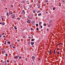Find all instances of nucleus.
I'll return each mask as SVG.
<instances>
[{
	"instance_id": "obj_1",
	"label": "nucleus",
	"mask_w": 65,
	"mask_h": 65,
	"mask_svg": "<svg viewBox=\"0 0 65 65\" xmlns=\"http://www.w3.org/2000/svg\"><path fill=\"white\" fill-rule=\"evenodd\" d=\"M9 13L10 14H13V13H12V11H10L9 12Z\"/></svg>"
},
{
	"instance_id": "obj_2",
	"label": "nucleus",
	"mask_w": 65,
	"mask_h": 65,
	"mask_svg": "<svg viewBox=\"0 0 65 65\" xmlns=\"http://www.w3.org/2000/svg\"><path fill=\"white\" fill-rule=\"evenodd\" d=\"M35 58V57H34V56H33L31 57V58L32 59V60H34Z\"/></svg>"
},
{
	"instance_id": "obj_3",
	"label": "nucleus",
	"mask_w": 65,
	"mask_h": 65,
	"mask_svg": "<svg viewBox=\"0 0 65 65\" xmlns=\"http://www.w3.org/2000/svg\"><path fill=\"white\" fill-rule=\"evenodd\" d=\"M52 20H51L50 21H49L50 23H52Z\"/></svg>"
},
{
	"instance_id": "obj_4",
	"label": "nucleus",
	"mask_w": 65,
	"mask_h": 65,
	"mask_svg": "<svg viewBox=\"0 0 65 65\" xmlns=\"http://www.w3.org/2000/svg\"><path fill=\"white\" fill-rule=\"evenodd\" d=\"M27 23H31V22H30V21L29 20H28L27 21Z\"/></svg>"
},
{
	"instance_id": "obj_5",
	"label": "nucleus",
	"mask_w": 65,
	"mask_h": 65,
	"mask_svg": "<svg viewBox=\"0 0 65 65\" xmlns=\"http://www.w3.org/2000/svg\"><path fill=\"white\" fill-rule=\"evenodd\" d=\"M6 14L7 17H9V14L8 13V12Z\"/></svg>"
},
{
	"instance_id": "obj_6",
	"label": "nucleus",
	"mask_w": 65,
	"mask_h": 65,
	"mask_svg": "<svg viewBox=\"0 0 65 65\" xmlns=\"http://www.w3.org/2000/svg\"><path fill=\"white\" fill-rule=\"evenodd\" d=\"M24 13V14H25V11H24V10H23V11H22V13Z\"/></svg>"
},
{
	"instance_id": "obj_7",
	"label": "nucleus",
	"mask_w": 65,
	"mask_h": 65,
	"mask_svg": "<svg viewBox=\"0 0 65 65\" xmlns=\"http://www.w3.org/2000/svg\"><path fill=\"white\" fill-rule=\"evenodd\" d=\"M5 24V23L4 22H3L2 23V25H4Z\"/></svg>"
},
{
	"instance_id": "obj_8",
	"label": "nucleus",
	"mask_w": 65,
	"mask_h": 65,
	"mask_svg": "<svg viewBox=\"0 0 65 65\" xmlns=\"http://www.w3.org/2000/svg\"><path fill=\"white\" fill-rule=\"evenodd\" d=\"M5 51H2V53L3 54H4V53H5Z\"/></svg>"
},
{
	"instance_id": "obj_9",
	"label": "nucleus",
	"mask_w": 65,
	"mask_h": 65,
	"mask_svg": "<svg viewBox=\"0 0 65 65\" xmlns=\"http://www.w3.org/2000/svg\"><path fill=\"white\" fill-rule=\"evenodd\" d=\"M31 45H33V44H34V42H31Z\"/></svg>"
},
{
	"instance_id": "obj_10",
	"label": "nucleus",
	"mask_w": 65,
	"mask_h": 65,
	"mask_svg": "<svg viewBox=\"0 0 65 65\" xmlns=\"http://www.w3.org/2000/svg\"><path fill=\"white\" fill-rule=\"evenodd\" d=\"M41 11L40 10H38L37 12V13H38V12H40Z\"/></svg>"
},
{
	"instance_id": "obj_11",
	"label": "nucleus",
	"mask_w": 65,
	"mask_h": 65,
	"mask_svg": "<svg viewBox=\"0 0 65 65\" xmlns=\"http://www.w3.org/2000/svg\"><path fill=\"white\" fill-rule=\"evenodd\" d=\"M14 29L15 30H17V28H16V27L15 26L14 27Z\"/></svg>"
},
{
	"instance_id": "obj_12",
	"label": "nucleus",
	"mask_w": 65,
	"mask_h": 65,
	"mask_svg": "<svg viewBox=\"0 0 65 65\" xmlns=\"http://www.w3.org/2000/svg\"><path fill=\"white\" fill-rule=\"evenodd\" d=\"M18 57H19V56H15V59L16 58H18Z\"/></svg>"
},
{
	"instance_id": "obj_13",
	"label": "nucleus",
	"mask_w": 65,
	"mask_h": 65,
	"mask_svg": "<svg viewBox=\"0 0 65 65\" xmlns=\"http://www.w3.org/2000/svg\"><path fill=\"white\" fill-rule=\"evenodd\" d=\"M46 23H44V26H46Z\"/></svg>"
},
{
	"instance_id": "obj_14",
	"label": "nucleus",
	"mask_w": 65,
	"mask_h": 65,
	"mask_svg": "<svg viewBox=\"0 0 65 65\" xmlns=\"http://www.w3.org/2000/svg\"><path fill=\"white\" fill-rule=\"evenodd\" d=\"M19 59H21V58H22V57H21V56H19Z\"/></svg>"
},
{
	"instance_id": "obj_15",
	"label": "nucleus",
	"mask_w": 65,
	"mask_h": 65,
	"mask_svg": "<svg viewBox=\"0 0 65 65\" xmlns=\"http://www.w3.org/2000/svg\"><path fill=\"white\" fill-rule=\"evenodd\" d=\"M54 54H56V52H55V50H54Z\"/></svg>"
},
{
	"instance_id": "obj_16",
	"label": "nucleus",
	"mask_w": 65,
	"mask_h": 65,
	"mask_svg": "<svg viewBox=\"0 0 65 65\" xmlns=\"http://www.w3.org/2000/svg\"><path fill=\"white\" fill-rule=\"evenodd\" d=\"M40 6H38V8H40Z\"/></svg>"
},
{
	"instance_id": "obj_17",
	"label": "nucleus",
	"mask_w": 65,
	"mask_h": 65,
	"mask_svg": "<svg viewBox=\"0 0 65 65\" xmlns=\"http://www.w3.org/2000/svg\"><path fill=\"white\" fill-rule=\"evenodd\" d=\"M45 1L46 2H48V1L47 0H45Z\"/></svg>"
},
{
	"instance_id": "obj_18",
	"label": "nucleus",
	"mask_w": 65,
	"mask_h": 65,
	"mask_svg": "<svg viewBox=\"0 0 65 65\" xmlns=\"http://www.w3.org/2000/svg\"><path fill=\"white\" fill-rule=\"evenodd\" d=\"M55 7H53V10H55Z\"/></svg>"
},
{
	"instance_id": "obj_19",
	"label": "nucleus",
	"mask_w": 65,
	"mask_h": 65,
	"mask_svg": "<svg viewBox=\"0 0 65 65\" xmlns=\"http://www.w3.org/2000/svg\"><path fill=\"white\" fill-rule=\"evenodd\" d=\"M47 26H48V27H50V25H47Z\"/></svg>"
},
{
	"instance_id": "obj_20",
	"label": "nucleus",
	"mask_w": 65,
	"mask_h": 65,
	"mask_svg": "<svg viewBox=\"0 0 65 65\" xmlns=\"http://www.w3.org/2000/svg\"><path fill=\"white\" fill-rule=\"evenodd\" d=\"M41 15V13H40L39 14H38V15L39 16V15Z\"/></svg>"
},
{
	"instance_id": "obj_21",
	"label": "nucleus",
	"mask_w": 65,
	"mask_h": 65,
	"mask_svg": "<svg viewBox=\"0 0 65 65\" xmlns=\"http://www.w3.org/2000/svg\"><path fill=\"white\" fill-rule=\"evenodd\" d=\"M36 29V30H37V31H38V28L37 27Z\"/></svg>"
},
{
	"instance_id": "obj_22",
	"label": "nucleus",
	"mask_w": 65,
	"mask_h": 65,
	"mask_svg": "<svg viewBox=\"0 0 65 65\" xmlns=\"http://www.w3.org/2000/svg\"><path fill=\"white\" fill-rule=\"evenodd\" d=\"M23 38H26V37L25 36H23Z\"/></svg>"
},
{
	"instance_id": "obj_23",
	"label": "nucleus",
	"mask_w": 65,
	"mask_h": 65,
	"mask_svg": "<svg viewBox=\"0 0 65 65\" xmlns=\"http://www.w3.org/2000/svg\"><path fill=\"white\" fill-rule=\"evenodd\" d=\"M36 26H38V24H36Z\"/></svg>"
},
{
	"instance_id": "obj_24",
	"label": "nucleus",
	"mask_w": 65,
	"mask_h": 65,
	"mask_svg": "<svg viewBox=\"0 0 65 65\" xmlns=\"http://www.w3.org/2000/svg\"><path fill=\"white\" fill-rule=\"evenodd\" d=\"M15 16H13L12 17L13 19H14V18H15Z\"/></svg>"
},
{
	"instance_id": "obj_25",
	"label": "nucleus",
	"mask_w": 65,
	"mask_h": 65,
	"mask_svg": "<svg viewBox=\"0 0 65 65\" xmlns=\"http://www.w3.org/2000/svg\"><path fill=\"white\" fill-rule=\"evenodd\" d=\"M61 43H59L57 44V45H60V44H61Z\"/></svg>"
},
{
	"instance_id": "obj_26",
	"label": "nucleus",
	"mask_w": 65,
	"mask_h": 65,
	"mask_svg": "<svg viewBox=\"0 0 65 65\" xmlns=\"http://www.w3.org/2000/svg\"><path fill=\"white\" fill-rule=\"evenodd\" d=\"M50 54H52V52H51V50H50Z\"/></svg>"
},
{
	"instance_id": "obj_27",
	"label": "nucleus",
	"mask_w": 65,
	"mask_h": 65,
	"mask_svg": "<svg viewBox=\"0 0 65 65\" xmlns=\"http://www.w3.org/2000/svg\"><path fill=\"white\" fill-rule=\"evenodd\" d=\"M25 60L26 61H27V60H28L27 58H26Z\"/></svg>"
},
{
	"instance_id": "obj_28",
	"label": "nucleus",
	"mask_w": 65,
	"mask_h": 65,
	"mask_svg": "<svg viewBox=\"0 0 65 65\" xmlns=\"http://www.w3.org/2000/svg\"><path fill=\"white\" fill-rule=\"evenodd\" d=\"M11 7H13V5H11Z\"/></svg>"
},
{
	"instance_id": "obj_29",
	"label": "nucleus",
	"mask_w": 65,
	"mask_h": 65,
	"mask_svg": "<svg viewBox=\"0 0 65 65\" xmlns=\"http://www.w3.org/2000/svg\"><path fill=\"white\" fill-rule=\"evenodd\" d=\"M7 62H8H8H9V60H7Z\"/></svg>"
},
{
	"instance_id": "obj_30",
	"label": "nucleus",
	"mask_w": 65,
	"mask_h": 65,
	"mask_svg": "<svg viewBox=\"0 0 65 65\" xmlns=\"http://www.w3.org/2000/svg\"><path fill=\"white\" fill-rule=\"evenodd\" d=\"M31 41H34V39H32L31 40Z\"/></svg>"
},
{
	"instance_id": "obj_31",
	"label": "nucleus",
	"mask_w": 65,
	"mask_h": 65,
	"mask_svg": "<svg viewBox=\"0 0 65 65\" xmlns=\"http://www.w3.org/2000/svg\"><path fill=\"white\" fill-rule=\"evenodd\" d=\"M2 37V35L1 34H0V37Z\"/></svg>"
},
{
	"instance_id": "obj_32",
	"label": "nucleus",
	"mask_w": 65,
	"mask_h": 65,
	"mask_svg": "<svg viewBox=\"0 0 65 65\" xmlns=\"http://www.w3.org/2000/svg\"><path fill=\"white\" fill-rule=\"evenodd\" d=\"M5 55L7 57V55H7V54H6Z\"/></svg>"
},
{
	"instance_id": "obj_33",
	"label": "nucleus",
	"mask_w": 65,
	"mask_h": 65,
	"mask_svg": "<svg viewBox=\"0 0 65 65\" xmlns=\"http://www.w3.org/2000/svg\"><path fill=\"white\" fill-rule=\"evenodd\" d=\"M8 43H9V44H10V42H8Z\"/></svg>"
},
{
	"instance_id": "obj_34",
	"label": "nucleus",
	"mask_w": 65,
	"mask_h": 65,
	"mask_svg": "<svg viewBox=\"0 0 65 65\" xmlns=\"http://www.w3.org/2000/svg\"><path fill=\"white\" fill-rule=\"evenodd\" d=\"M57 50H58V51H59V48H58Z\"/></svg>"
},
{
	"instance_id": "obj_35",
	"label": "nucleus",
	"mask_w": 65,
	"mask_h": 65,
	"mask_svg": "<svg viewBox=\"0 0 65 65\" xmlns=\"http://www.w3.org/2000/svg\"><path fill=\"white\" fill-rule=\"evenodd\" d=\"M31 30H34V29H32V28H31Z\"/></svg>"
},
{
	"instance_id": "obj_36",
	"label": "nucleus",
	"mask_w": 65,
	"mask_h": 65,
	"mask_svg": "<svg viewBox=\"0 0 65 65\" xmlns=\"http://www.w3.org/2000/svg\"><path fill=\"white\" fill-rule=\"evenodd\" d=\"M57 54H58V55H59V52H58Z\"/></svg>"
},
{
	"instance_id": "obj_37",
	"label": "nucleus",
	"mask_w": 65,
	"mask_h": 65,
	"mask_svg": "<svg viewBox=\"0 0 65 65\" xmlns=\"http://www.w3.org/2000/svg\"><path fill=\"white\" fill-rule=\"evenodd\" d=\"M40 27H41V28H42V26H41Z\"/></svg>"
},
{
	"instance_id": "obj_38",
	"label": "nucleus",
	"mask_w": 65,
	"mask_h": 65,
	"mask_svg": "<svg viewBox=\"0 0 65 65\" xmlns=\"http://www.w3.org/2000/svg\"><path fill=\"white\" fill-rule=\"evenodd\" d=\"M13 17L15 16V15H14V14H13Z\"/></svg>"
},
{
	"instance_id": "obj_39",
	"label": "nucleus",
	"mask_w": 65,
	"mask_h": 65,
	"mask_svg": "<svg viewBox=\"0 0 65 65\" xmlns=\"http://www.w3.org/2000/svg\"><path fill=\"white\" fill-rule=\"evenodd\" d=\"M65 2V1H64L63 0V1H62V2Z\"/></svg>"
},
{
	"instance_id": "obj_40",
	"label": "nucleus",
	"mask_w": 65,
	"mask_h": 65,
	"mask_svg": "<svg viewBox=\"0 0 65 65\" xmlns=\"http://www.w3.org/2000/svg\"><path fill=\"white\" fill-rule=\"evenodd\" d=\"M1 18H3V16H2V17H1Z\"/></svg>"
},
{
	"instance_id": "obj_41",
	"label": "nucleus",
	"mask_w": 65,
	"mask_h": 65,
	"mask_svg": "<svg viewBox=\"0 0 65 65\" xmlns=\"http://www.w3.org/2000/svg\"><path fill=\"white\" fill-rule=\"evenodd\" d=\"M7 64V63L6 62H5V64H6V65H7L6 64Z\"/></svg>"
},
{
	"instance_id": "obj_42",
	"label": "nucleus",
	"mask_w": 65,
	"mask_h": 65,
	"mask_svg": "<svg viewBox=\"0 0 65 65\" xmlns=\"http://www.w3.org/2000/svg\"><path fill=\"white\" fill-rule=\"evenodd\" d=\"M41 23H42V22H39V24H41Z\"/></svg>"
},
{
	"instance_id": "obj_43",
	"label": "nucleus",
	"mask_w": 65,
	"mask_h": 65,
	"mask_svg": "<svg viewBox=\"0 0 65 65\" xmlns=\"http://www.w3.org/2000/svg\"><path fill=\"white\" fill-rule=\"evenodd\" d=\"M22 3H24V2H24V1H22Z\"/></svg>"
},
{
	"instance_id": "obj_44",
	"label": "nucleus",
	"mask_w": 65,
	"mask_h": 65,
	"mask_svg": "<svg viewBox=\"0 0 65 65\" xmlns=\"http://www.w3.org/2000/svg\"><path fill=\"white\" fill-rule=\"evenodd\" d=\"M3 37H5V36H3Z\"/></svg>"
},
{
	"instance_id": "obj_45",
	"label": "nucleus",
	"mask_w": 65,
	"mask_h": 65,
	"mask_svg": "<svg viewBox=\"0 0 65 65\" xmlns=\"http://www.w3.org/2000/svg\"><path fill=\"white\" fill-rule=\"evenodd\" d=\"M44 6H46V5L45 4H44Z\"/></svg>"
},
{
	"instance_id": "obj_46",
	"label": "nucleus",
	"mask_w": 65,
	"mask_h": 65,
	"mask_svg": "<svg viewBox=\"0 0 65 65\" xmlns=\"http://www.w3.org/2000/svg\"><path fill=\"white\" fill-rule=\"evenodd\" d=\"M13 48H15V47H14V46H13Z\"/></svg>"
},
{
	"instance_id": "obj_47",
	"label": "nucleus",
	"mask_w": 65,
	"mask_h": 65,
	"mask_svg": "<svg viewBox=\"0 0 65 65\" xmlns=\"http://www.w3.org/2000/svg\"><path fill=\"white\" fill-rule=\"evenodd\" d=\"M33 12H35V11H34V10L33 11Z\"/></svg>"
},
{
	"instance_id": "obj_48",
	"label": "nucleus",
	"mask_w": 65,
	"mask_h": 65,
	"mask_svg": "<svg viewBox=\"0 0 65 65\" xmlns=\"http://www.w3.org/2000/svg\"><path fill=\"white\" fill-rule=\"evenodd\" d=\"M2 20H3V18H2Z\"/></svg>"
},
{
	"instance_id": "obj_49",
	"label": "nucleus",
	"mask_w": 65,
	"mask_h": 65,
	"mask_svg": "<svg viewBox=\"0 0 65 65\" xmlns=\"http://www.w3.org/2000/svg\"><path fill=\"white\" fill-rule=\"evenodd\" d=\"M19 41H19V40H18V42H19Z\"/></svg>"
},
{
	"instance_id": "obj_50",
	"label": "nucleus",
	"mask_w": 65,
	"mask_h": 65,
	"mask_svg": "<svg viewBox=\"0 0 65 65\" xmlns=\"http://www.w3.org/2000/svg\"><path fill=\"white\" fill-rule=\"evenodd\" d=\"M0 24H2V23H0Z\"/></svg>"
},
{
	"instance_id": "obj_51",
	"label": "nucleus",
	"mask_w": 65,
	"mask_h": 65,
	"mask_svg": "<svg viewBox=\"0 0 65 65\" xmlns=\"http://www.w3.org/2000/svg\"><path fill=\"white\" fill-rule=\"evenodd\" d=\"M16 62V61H15L14 62V63H15Z\"/></svg>"
},
{
	"instance_id": "obj_52",
	"label": "nucleus",
	"mask_w": 65,
	"mask_h": 65,
	"mask_svg": "<svg viewBox=\"0 0 65 65\" xmlns=\"http://www.w3.org/2000/svg\"><path fill=\"white\" fill-rule=\"evenodd\" d=\"M47 31H48V29H47Z\"/></svg>"
},
{
	"instance_id": "obj_53",
	"label": "nucleus",
	"mask_w": 65,
	"mask_h": 65,
	"mask_svg": "<svg viewBox=\"0 0 65 65\" xmlns=\"http://www.w3.org/2000/svg\"><path fill=\"white\" fill-rule=\"evenodd\" d=\"M39 26H40V25H41V24H39Z\"/></svg>"
},
{
	"instance_id": "obj_54",
	"label": "nucleus",
	"mask_w": 65,
	"mask_h": 65,
	"mask_svg": "<svg viewBox=\"0 0 65 65\" xmlns=\"http://www.w3.org/2000/svg\"><path fill=\"white\" fill-rule=\"evenodd\" d=\"M4 44H6V43H4Z\"/></svg>"
},
{
	"instance_id": "obj_55",
	"label": "nucleus",
	"mask_w": 65,
	"mask_h": 65,
	"mask_svg": "<svg viewBox=\"0 0 65 65\" xmlns=\"http://www.w3.org/2000/svg\"><path fill=\"white\" fill-rule=\"evenodd\" d=\"M20 18H19V20H20Z\"/></svg>"
},
{
	"instance_id": "obj_56",
	"label": "nucleus",
	"mask_w": 65,
	"mask_h": 65,
	"mask_svg": "<svg viewBox=\"0 0 65 65\" xmlns=\"http://www.w3.org/2000/svg\"><path fill=\"white\" fill-rule=\"evenodd\" d=\"M7 9V8H6V9Z\"/></svg>"
},
{
	"instance_id": "obj_57",
	"label": "nucleus",
	"mask_w": 65,
	"mask_h": 65,
	"mask_svg": "<svg viewBox=\"0 0 65 65\" xmlns=\"http://www.w3.org/2000/svg\"><path fill=\"white\" fill-rule=\"evenodd\" d=\"M47 14H48V12H47Z\"/></svg>"
},
{
	"instance_id": "obj_58",
	"label": "nucleus",
	"mask_w": 65,
	"mask_h": 65,
	"mask_svg": "<svg viewBox=\"0 0 65 65\" xmlns=\"http://www.w3.org/2000/svg\"><path fill=\"white\" fill-rule=\"evenodd\" d=\"M32 64H33V63H32Z\"/></svg>"
},
{
	"instance_id": "obj_59",
	"label": "nucleus",
	"mask_w": 65,
	"mask_h": 65,
	"mask_svg": "<svg viewBox=\"0 0 65 65\" xmlns=\"http://www.w3.org/2000/svg\"><path fill=\"white\" fill-rule=\"evenodd\" d=\"M3 34H4V32L3 33Z\"/></svg>"
},
{
	"instance_id": "obj_60",
	"label": "nucleus",
	"mask_w": 65,
	"mask_h": 65,
	"mask_svg": "<svg viewBox=\"0 0 65 65\" xmlns=\"http://www.w3.org/2000/svg\"><path fill=\"white\" fill-rule=\"evenodd\" d=\"M5 43H6V42L5 41Z\"/></svg>"
},
{
	"instance_id": "obj_61",
	"label": "nucleus",
	"mask_w": 65,
	"mask_h": 65,
	"mask_svg": "<svg viewBox=\"0 0 65 65\" xmlns=\"http://www.w3.org/2000/svg\"><path fill=\"white\" fill-rule=\"evenodd\" d=\"M3 50H4V48L2 49Z\"/></svg>"
},
{
	"instance_id": "obj_62",
	"label": "nucleus",
	"mask_w": 65,
	"mask_h": 65,
	"mask_svg": "<svg viewBox=\"0 0 65 65\" xmlns=\"http://www.w3.org/2000/svg\"><path fill=\"white\" fill-rule=\"evenodd\" d=\"M46 12V13H47V12Z\"/></svg>"
},
{
	"instance_id": "obj_63",
	"label": "nucleus",
	"mask_w": 65,
	"mask_h": 65,
	"mask_svg": "<svg viewBox=\"0 0 65 65\" xmlns=\"http://www.w3.org/2000/svg\"><path fill=\"white\" fill-rule=\"evenodd\" d=\"M5 35H6V34H5Z\"/></svg>"
},
{
	"instance_id": "obj_64",
	"label": "nucleus",
	"mask_w": 65,
	"mask_h": 65,
	"mask_svg": "<svg viewBox=\"0 0 65 65\" xmlns=\"http://www.w3.org/2000/svg\"><path fill=\"white\" fill-rule=\"evenodd\" d=\"M61 6V5H60V6Z\"/></svg>"
}]
</instances>
